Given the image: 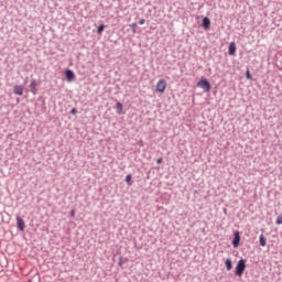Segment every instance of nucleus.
<instances>
[{
    "label": "nucleus",
    "mask_w": 282,
    "mask_h": 282,
    "mask_svg": "<svg viewBox=\"0 0 282 282\" xmlns=\"http://www.w3.org/2000/svg\"><path fill=\"white\" fill-rule=\"evenodd\" d=\"M243 272H246V260L241 258L236 265L235 275L236 276H243Z\"/></svg>",
    "instance_id": "nucleus-1"
},
{
    "label": "nucleus",
    "mask_w": 282,
    "mask_h": 282,
    "mask_svg": "<svg viewBox=\"0 0 282 282\" xmlns=\"http://www.w3.org/2000/svg\"><path fill=\"white\" fill-rule=\"evenodd\" d=\"M41 85V80L37 79H31V84L29 85L30 91L33 94V96H36L39 93V86Z\"/></svg>",
    "instance_id": "nucleus-2"
},
{
    "label": "nucleus",
    "mask_w": 282,
    "mask_h": 282,
    "mask_svg": "<svg viewBox=\"0 0 282 282\" xmlns=\"http://www.w3.org/2000/svg\"><path fill=\"white\" fill-rule=\"evenodd\" d=\"M165 89H166V80L160 79L156 83V91H159V94H164Z\"/></svg>",
    "instance_id": "nucleus-3"
},
{
    "label": "nucleus",
    "mask_w": 282,
    "mask_h": 282,
    "mask_svg": "<svg viewBox=\"0 0 282 282\" xmlns=\"http://www.w3.org/2000/svg\"><path fill=\"white\" fill-rule=\"evenodd\" d=\"M198 87L203 88L204 91H210V83L208 79H202L198 82Z\"/></svg>",
    "instance_id": "nucleus-4"
},
{
    "label": "nucleus",
    "mask_w": 282,
    "mask_h": 282,
    "mask_svg": "<svg viewBox=\"0 0 282 282\" xmlns=\"http://www.w3.org/2000/svg\"><path fill=\"white\" fill-rule=\"evenodd\" d=\"M241 241V236L239 235V231H236L234 234V239H232V246L234 248H239V242Z\"/></svg>",
    "instance_id": "nucleus-5"
},
{
    "label": "nucleus",
    "mask_w": 282,
    "mask_h": 282,
    "mask_svg": "<svg viewBox=\"0 0 282 282\" xmlns=\"http://www.w3.org/2000/svg\"><path fill=\"white\" fill-rule=\"evenodd\" d=\"M65 76H66V80L68 83H72V80H74V78H76V75L74 74V70H72V69H66Z\"/></svg>",
    "instance_id": "nucleus-6"
},
{
    "label": "nucleus",
    "mask_w": 282,
    "mask_h": 282,
    "mask_svg": "<svg viewBox=\"0 0 282 282\" xmlns=\"http://www.w3.org/2000/svg\"><path fill=\"white\" fill-rule=\"evenodd\" d=\"M17 226L19 230H25V221L23 220V218H21V216H17Z\"/></svg>",
    "instance_id": "nucleus-7"
},
{
    "label": "nucleus",
    "mask_w": 282,
    "mask_h": 282,
    "mask_svg": "<svg viewBox=\"0 0 282 282\" xmlns=\"http://www.w3.org/2000/svg\"><path fill=\"white\" fill-rule=\"evenodd\" d=\"M228 52L230 56H235V52H237V44L235 42H230Z\"/></svg>",
    "instance_id": "nucleus-8"
},
{
    "label": "nucleus",
    "mask_w": 282,
    "mask_h": 282,
    "mask_svg": "<svg viewBox=\"0 0 282 282\" xmlns=\"http://www.w3.org/2000/svg\"><path fill=\"white\" fill-rule=\"evenodd\" d=\"M13 94H15V96H23V86L15 85L13 87Z\"/></svg>",
    "instance_id": "nucleus-9"
},
{
    "label": "nucleus",
    "mask_w": 282,
    "mask_h": 282,
    "mask_svg": "<svg viewBox=\"0 0 282 282\" xmlns=\"http://www.w3.org/2000/svg\"><path fill=\"white\" fill-rule=\"evenodd\" d=\"M202 26H203L205 30H209V29H210V19L204 18V19H203V22H202Z\"/></svg>",
    "instance_id": "nucleus-10"
},
{
    "label": "nucleus",
    "mask_w": 282,
    "mask_h": 282,
    "mask_svg": "<svg viewBox=\"0 0 282 282\" xmlns=\"http://www.w3.org/2000/svg\"><path fill=\"white\" fill-rule=\"evenodd\" d=\"M225 267H226L227 272H230V270H232V260L230 258H228L225 261Z\"/></svg>",
    "instance_id": "nucleus-11"
},
{
    "label": "nucleus",
    "mask_w": 282,
    "mask_h": 282,
    "mask_svg": "<svg viewBox=\"0 0 282 282\" xmlns=\"http://www.w3.org/2000/svg\"><path fill=\"white\" fill-rule=\"evenodd\" d=\"M259 243L260 246H262V248H265L267 243H268V239H265V236L260 235L259 237Z\"/></svg>",
    "instance_id": "nucleus-12"
},
{
    "label": "nucleus",
    "mask_w": 282,
    "mask_h": 282,
    "mask_svg": "<svg viewBox=\"0 0 282 282\" xmlns=\"http://www.w3.org/2000/svg\"><path fill=\"white\" fill-rule=\"evenodd\" d=\"M102 32H105V24H100V25L97 28V34H102Z\"/></svg>",
    "instance_id": "nucleus-13"
},
{
    "label": "nucleus",
    "mask_w": 282,
    "mask_h": 282,
    "mask_svg": "<svg viewBox=\"0 0 282 282\" xmlns=\"http://www.w3.org/2000/svg\"><path fill=\"white\" fill-rule=\"evenodd\" d=\"M131 180H132L131 174H128V175L126 176V182H127L128 186H131V184H133V183L131 182Z\"/></svg>",
    "instance_id": "nucleus-14"
},
{
    "label": "nucleus",
    "mask_w": 282,
    "mask_h": 282,
    "mask_svg": "<svg viewBox=\"0 0 282 282\" xmlns=\"http://www.w3.org/2000/svg\"><path fill=\"white\" fill-rule=\"evenodd\" d=\"M116 108L118 109L119 113H122V102H117Z\"/></svg>",
    "instance_id": "nucleus-15"
},
{
    "label": "nucleus",
    "mask_w": 282,
    "mask_h": 282,
    "mask_svg": "<svg viewBox=\"0 0 282 282\" xmlns=\"http://www.w3.org/2000/svg\"><path fill=\"white\" fill-rule=\"evenodd\" d=\"M246 78H247L248 80H252V75H250V69H247V72H246Z\"/></svg>",
    "instance_id": "nucleus-16"
},
{
    "label": "nucleus",
    "mask_w": 282,
    "mask_h": 282,
    "mask_svg": "<svg viewBox=\"0 0 282 282\" xmlns=\"http://www.w3.org/2000/svg\"><path fill=\"white\" fill-rule=\"evenodd\" d=\"M70 113H72L73 116H76V113H78V110H76V108H73V109L70 110Z\"/></svg>",
    "instance_id": "nucleus-17"
},
{
    "label": "nucleus",
    "mask_w": 282,
    "mask_h": 282,
    "mask_svg": "<svg viewBox=\"0 0 282 282\" xmlns=\"http://www.w3.org/2000/svg\"><path fill=\"white\" fill-rule=\"evenodd\" d=\"M144 23H147V20L144 19L139 20V25H144Z\"/></svg>",
    "instance_id": "nucleus-18"
},
{
    "label": "nucleus",
    "mask_w": 282,
    "mask_h": 282,
    "mask_svg": "<svg viewBox=\"0 0 282 282\" xmlns=\"http://www.w3.org/2000/svg\"><path fill=\"white\" fill-rule=\"evenodd\" d=\"M156 164H162V158H159V159L156 160Z\"/></svg>",
    "instance_id": "nucleus-19"
},
{
    "label": "nucleus",
    "mask_w": 282,
    "mask_h": 282,
    "mask_svg": "<svg viewBox=\"0 0 282 282\" xmlns=\"http://www.w3.org/2000/svg\"><path fill=\"white\" fill-rule=\"evenodd\" d=\"M70 215H72V217H74V216L76 215V212H75V210H72V212H70Z\"/></svg>",
    "instance_id": "nucleus-20"
},
{
    "label": "nucleus",
    "mask_w": 282,
    "mask_h": 282,
    "mask_svg": "<svg viewBox=\"0 0 282 282\" xmlns=\"http://www.w3.org/2000/svg\"><path fill=\"white\" fill-rule=\"evenodd\" d=\"M131 28H138V24L132 23V24H131Z\"/></svg>",
    "instance_id": "nucleus-21"
},
{
    "label": "nucleus",
    "mask_w": 282,
    "mask_h": 282,
    "mask_svg": "<svg viewBox=\"0 0 282 282\" xmlns=\"http://www.w3.org/2000/svg\"><path fill=\"white\" fill-rule=\"evenodd\" d=\"M119 265H122V260L119 261Z\"/></svg>",
    "instance_id": "nucleus-22"
}]
</instances>
